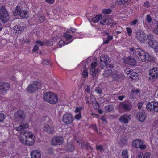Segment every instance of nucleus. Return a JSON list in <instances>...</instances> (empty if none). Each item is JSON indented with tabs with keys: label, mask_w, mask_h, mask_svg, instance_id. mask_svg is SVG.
<instances>
[{
	"label": "nucleus",
	"mask_w": 158,
	"mask_h": 158,
	"mask_svg": "<svg viewBox=\"0 0 158 158\" xmlns=\"http://www.w3.org/2000/svg\"><path fill=\"white\" fill-rule=\"evenodd\" d=\"M43 98L46 102L54 104L58 102L57 96L54 93L50 92H46L44 94Z\"/></svg>",
	"instance_id": "nucleus-1"
},
{
	"label": "nucleus",
	"mask_w": 158,
	"mask_h": 158,
	"mask_svg": "<svg viewBox=\"0 0 158 158\" xmlns=\"http://www.w3.org/2000/svg\"><path fill=\"white\" fill-rule=\"evenodd\" d=\"M100 60L102 69H106L113 67V65L110 64V60L107 56L104 54L101 55Z\"/></svg>",
	"instance_id": "nucleus-2"
},
{
	"label": "nucleus",
	"mask_w": 158,
	"mask_h": 158,
	"mask_svg": "<svg viewBox=\"0 0 158 158\" xmlns=\"http://www.w3.org/2000/svg\"><path fill=\"white\" fill-rule=\"evenodd\" d=\"M9 15L7 10L4 6H2L0 9V19L4 23H6L9 20Z\"/></svg>",
	"instance_id": "nucleus-3"
},
{
	"label": "nucleus",
	"mask_w": 158,
	"mask_h": 158,
	"mask_svg": "<svg viewBox=\"0 0 158 158\" xmlns=\"http://www.w3.org/2000/svg\"><path fill=\"white\" fill-rule=\"evenodd\" d=\"M41 83L39 81H35L32 84L29 85L27 88V90L29 93H33L38 89H41Z\"/></svg>",
	"instance_id": "nucleus-4"
},
{
	"label": "nucleus",
	"mask_w": 158,
	"mask_h": 158,
	"mask_svg": "<svg viewBox=\"0 0 158 158\" xmlns=\"http://www.w3.org/2000/svg\"><path fill=\"white\" fill-rule=\"evenodd\" d=\"M10 87V84L7 82L0 83V94L4 95L7 93Z\"/></svg>",
	"instance_id": "nucleus-5"
},
{
	"label": "nucleus",
	"mask_w": 158,
	"mask_h": 158,
	"mask_svg": "<svg viewBox=\"0 0 158 158\" xmlns=\"http://www.w3.org/2000/svg\"><path fill=\"white\" fill-rule=\"evenodd\" d=\"M147 109L153 113L158 112V103L151 102L148 103L146 106Z\"/></svg>",
	"instance_id": "nucleus-6"
},
{
	"label": "nucleus",
	"mask_w": 158,
	"mask_h": 158,
	"mask_svg": "<svg viewBox=\"0 0 158 158\" xmlns=\"http://www.w3.org/2000/svg\"><path fill=\"white\" fill-rule=\"evenodd\" d=\"M14 116L16 121L22 122L25 121L26 115L24 111L19 110L15 114Z\"/></svg>",
	"instance_id": "nucleus-7"
},
{
	"label": "nucleus",
	"mask_w": 158,
	"mask_h": 158,
	"mask_svg": "<svg viewBox=\"0 0 158 158\" xmlns=\"http://www.w3.org/2000/svg\"><path fill=\"white\" fill-rule=\"evenodd\" d=\"M145 52L140 48H138L135 49L133 53V55L138 57L140 61L144 60V56L145 55Z\"/></svg>",
	"instance_id": "nucleus-8"
},
{
	"label": "nucleus",
	"mask_w": 158,
	"mask_h": 158,
	"mask_svg": "<svg viewBox=\"0 0 158 158\" xmlns=\"http://www.w3.org/2000/svg\"><path fill=\"white\" fill-rule=\"evenodd\" d=\"M97 63L96 62H93L91 64V67L90 68V74L92 75L93 78L95 79L96 78L97 74L100 72L99 69H96L95 67L97 66Z\"/></svg>",
	"instance_id": "nucleus-9"
},
{
	"label": "nucleus",
	"mask_w": 158,
	"mask_h": 158,
	"mask_svg": "<svg viewBox=\"0 0 158 158\" xmlns=\"http://www.w3.org/2000/svg\"><path fill=\"white\" fill-rule=\"evenodd\" d=\"M63 121L66 125L70 124L73 121L72 115L70 113L66 112L62 117Z\"/></svg>",
	"instance_id": "nucleus-10"
},
{
	"label": "nucleus",
	"mask_w": 158,
	"mask_h": 158,
	"mask_svg": "<svg viewBox=\"0 0 158 158\" xmlns=\"http://www.w3.org/2000/svg\"><path fill=\"white\" fill-rule=\"evenodd\" d=\"M111 77L114 81H120L124 78V76L123 75L118 73L116 71L114 70L111 74Z\"/></svg>",
	"instance_id": "nucleus-11"
},
{
	"label": "nucleus",
	"mask_w": 158,
	"mask_h": 158,
	"mask_svg": "<svg viewBox=\"0 0 158 158\" xmlns=\"http://www.w3.org/2000/svg\"><path fill=\"white\" fill-rule=\"evenodd\" d=\"M145 110H141L138 112L136 114L137 119L141 122H143L146 118Z\"/></svg>",
	"instance_id": "nucleus-12"
},
{
	"label": "nucleus",
	"mask_w": 158,
	"mask_h": 158,
	"mask_svg": "<svg viewBox=\"0 0 158 158\" xmlns=\"http://www.w3.org/2000/svg\"><path fill=\"white\" fill-rule=\"evenodd\" d=\"M143 141L137 139L134 140L132 143L133 146L134 148H139L141 149H144L146 148V146L143 145Z\"/></svg>",
	"instance_id": "nucleus-13"
},
{
	"label": "nucleus",
	"mask_w": 158,
	"mask_h": 158,
	"mask_svg": "<svg viewBox=\"0 0 158 158\" xmlns=\"http://www.w3.org/2000/svg\"><path fill=\"white\" fill-rule=\"evenodd\" d=\"M136 39L141 42H144L146 39L145 34L142 30H140L136 33Z\"/></svg>",
	"instance_id": "nucleus-14"
},
{
	"label": "nucleus",
	"mask_w": 158,
	"mask_h": 158,
	"mask_svg": "<svg viewBox=\"0 0 158 158\" xmlns=\"http://www.w3.org/2000/svg\"><path fill=\"white\" fill-rule=\"evenodd\" d=\"M123 61L125 64L132 66H135L137 65L136 60L131 56H129L124 59Z\"/></svg>",
	"instance_id": "nucleus-15"
},
{
	"label": "nucleus",
	"mask_w": 158,
	"mask_h": 158,
	"mask_svg": "<svg viewBox=\"0 0 158 158\" xmlns=\"http://www.w3.org/2000/svg\"><path fill=\"white\" fill-rule=\"evenodd\" d=\"M44 130L48 133L52 134L54 132V128L51 122L45 123L43 128Z\"/></svg>",
	"instance_id": "nucleus-16"
},
{
	"label": "nucleus",
	"mask_w": 158,
	"mask_h": 158,
	"mask_svg": "<svg viewBox=\"0 0 158 158\" xmlns=\"http://www.w3.org/2000/svg\"><path fill=\"white\" fill-rule=\"evenodd\" d=\"M149 74L150 76L149 78L150 80L152 79L154 81L157 79L158 77V71L157 69L154 68L151 69L149 71Z\"/></svg>",
	"instance_id": "nucleus-17"
},
{
	"label": "nucleus",
	"mask_w": 158,
	"mask_h": 158,
	"mask_svg": "<svg viewBox=\"0 0 158 158\" xmlns=\"http://www.w3.org/2000/svg\"><path fill=\"white\" fill-rule=\"evenodd\" d=\"M119 107L123 109L126 111H129L132 108V105L130 103L127 102H124L120 103Z\"/></svg>",
	"instance_id": "nucleus-18"
},
{
	"label": "nucleus",
	"mask_w": 158,
	"mask_h": 158,
	"mask_svg": "<svg viewBox=\"0 0 158 158\" xmlns=\"http://www.w3.org/2000/svg\"><path fill=\"white\" fill-rule=\"evenodd\" d=\"M131 115L130 114H125L122 115L119 118V120L121 122L126 124L128 123L129 121H130Z\"/></svg>",
	"instance_id": "nucleus-19"
},
{
	"label": "nucleus",
	"mask_w": 158,
	"mask_h": 158,
	"mask_svg": "<svg viewBox=\"0 0 158 158\" xmlns=\"http://www.w3.org/2000/svg\"><path fill=\"white\" fill-rule=\"evenodd\" d=\"M21 142L27 146L33 145L35 142L34 139H19Z\"/></svg>",
	"instance_id": "nucleus-20"
},
{
	"label": "nucleus",
	"mask_w": 158,
	"mask_h": 158,
	"mask_svg": "<svg viewBox=\"0 0 158 158\" xmlns=\"http://www.w3.org/2000/svg\"><path fill=\"white\" fill-rule=\"evenodd\" d=\"M21 123L19 126L16 127V129L19 131L24 130L25 129L29 127L28 123L24 121L20 122Z\"/></svg>",
	"instance_id": "nucleus-21"
},
{
	"label": "nucleus",
	"mask_w": 158,
	"mask_h": 158,
	"mask_svg": "<svg viewBox=\"0 0 158 158\" xmlns=\"http://www.w3.org/2000/svg\"><path fill=\"white\" fill-rule=\"evenodd\" d=\"M31 158H41V154L38 150H34L31 152Z\"/></svg>",
	"instance_id": "nucleus-22"
},
{
	"label": "nucleus",
	"mask_w": 158,
	"mask_h": 158,
	"mask_svg": "<svg viewBox=\"0 0 158 158\" xmlns=\"http://www.w3.org/2000/svg\"><path fill=\"white\" fill-rule=\"evenodd\" d=\"M144 60H143V61H141L142 62H144L146 61H147L149 62H152L154 61L155 60V58L149 55L148 53H145V55L144 56Z\"/></svg>",
	"instance_id": "nucleus-23"
},
{
	"label": "nucleus",
	"mask_w": 158,
	"mask_h": 158,
	"mask_svg": "<svg viewBox=\"0 0 158 158\" xmlns=\"http://www.w3.org/2000/svg\"><path fill=\"white\" fill-rule=\"evenodd\" d=\"M63 139H52L51 144L54 146L60 145L63 143Z\"/></svg>",
	"instance_id": "nucleus-24"
},
{
	"label": "nucleus",
	"mask_w": 158,
	"mask_h": 158,
	"mask_svg": "<svg viewBox=\"0 0 158 158\" xmlns=\"http://www.w3.org/2000/svg\"><path fill=\"white\" fill-rule=\"evenodd\" d=\"M149 46L153 48H158V42L155 40L152 41H148Z\"/></svg>",
	"instance_id": "nucleus-25"
},
{
	"label": "nucleus",
	"mask_w": 158,
	"mask_h": 158,
	"mask_svg": "<svg viewBox=\"0 0 158 158\" xmlns=\"http://www.w3.org/2000/svg\"><path fill=\"white\" fill-rule=\"evenodd\" d=\"M23 133V136H24L26 138H32L33 137L34 135L31 131H23L21 132Z\"/></svg>",
	"instance_id": "nucleus-26"
},
{
	"label": "nucleus",
	"mask_w": 158,
	"mask_h": 158,
	"mask_svg": "<svg viewBox=\"0 0 158 158\" xmlns=\"http://www.w3.org/2000/svg\"><path fill=\"white\" fill-rule=\"evenodd\" d=\"M19 15L23 18H27L29 16V14L27 10H24L21 11Z\"/></svg>",
	"instance_id": "nucleus-27"
},
{
	"label": "nucleus",
	"mask_w": 158,
	"mask_h": 158,
	"mask_svg": "<svg viewBox=\"0 0 158 158\" xmlns=\"http://www.w3.org/2000/svg\"><path fill=\"white\" fill-rule=\"evenodd\" d=\"M129 77L132 80H137L139 78V76L138 74L136 72L131 73Z\"/></svg>",
	"instance_id": "nucleus-28"
},
{
	"label": "nucleus",
	"mask_w": 158,
	"mask_h": 158,
	"mask_svg": "<svg viewBox=\"0 0 158 158\" xmlns=\"http://www.w3.org/2000/svg\"><path fill=\"white\" fill-rule=\"evenodd\" d=\"M21 9L20 6H17L13 12V15L14 16H16L17 15H19L21 12Z\"/></svg>",
	"instance_id": "nucleus-29"
},
{
	"label": "nucleus",
	"mask_w": 158,
	"mask_h": 158,
	"mask_svg": "<svg viewBox=\"0 0 158 158\" xmlns=\"http://www.w3.org/2000/svg\"><path fill=\"white\" fill-rule=\"evenodd\" d=\"M63 35L66 38V40H65V42L68 41V40L71 39L72 38L73 39V40L75 38V37H72V35H70L67 33L66 32V33H64Z\"/></svg>",
	"instance_id": "nucleus-30"
},
{
	"label": "nucleus",
	"mask_w": 158,
	"mask_h": 158,
	"mask_svg": "<svg viewBox=\"0 0 158 158\" xmlns=\"http://www.w3.org/2000/svg\"><path fill=\"white\" fill-rule=\"evenodd\" d=\"M24 27L22 26L17 25V29L16 30V33L19 34H21L24 30Z\"/></svg>",
	"instance_id": "nucleus-31"
},
{
	"label": "nucleus",
	"mask_w": 158,
	"mask_h": 158,
	"mask_svg": "<svg viewBox=\"0 0 158 158\" xmlns=\"http://www.w3.org/2000/svg\"><path fill=\"white\" fill-rule=\"evenodd\" d=\"M112 72L113 71L111 70H107L104 72L103 74V76L104 77H108L110 76V75L111 76Z\"/></svg>",
	"instance_id": "nucleus-32"
},
{
	"label": "nucleus",
	"mask_w": 158,
	"mask_h": 158,
	"mask_svg": "<svg viewBox=\"0 0 158 158\" xmlns=\"http://www.w3.org/2000/svg\"><path fill=\"white\" fill-rule=\"evenodd\" d=\"M74 149V147L72 143L68 144L67 145V150L69 152L73 151Z\"/></svg>",
	"instance_id": "nucleus-33"
},
{
	"label": "nucleus",
	"mask_w": 158,
	"mask_h": 158,
	"mask_svg": "<svg viewBox=\"0 0 158 158\" xmlns=\"http://www.w3.org/2000/svg\"><path fill=\"white\" fill-rule=\"evenodd\" d=\"M127 144V139H120L119 144L121 146H125Z\"/></svg>",
	"instance_id": "nucleus-34"
},
{
	"label": "nucleus",
	"mask_w": 158,
	"mask_h": 158,
	"mask_svg": "<svg viewBox=\"0 0 158 158\" xmlns=\"http://www.w3.org/2000/svg\"><path fill=\"white\" fill-rule=\"evenodd\" d=\"M104 109L106 111L108 112H111L114 110L113 106L112 105L105 106Z\"/></svg>",
	"instance_id": "nucleus-35"
},
{
	"label": "nucleus",
	"mask_w": 158,
	"mask_h": 158,
	"mask_svg": "<svg viewBox=\"0 0 158 158\" xmlns=\"http://www.w3.org/2000/svg\"><path fill=\"white\" fill-rule=\"evenodd\" d=\"M102 18L101 15H97L94 17L92 18V21L94 23H96L101 19Z\"/></svg>",
	"instance_id": "nucleus-36"
},
{
	"label": "nucleus",
	"mask_w": 158,
	"mask_h": 158,
	"mask_svg": "<svg viewBox=\"0 0 158 158\" xmlns=\"http://www.w3.org/2000/svg\"><path fill=\"white\" fill-rule=\"evenodd\" d=\"M113 38L112 36H107L105 40H103V44H106L109 43V42L111 41Z\"/></svg>",
	"instance_id": "nucleus-37"
},
{
	"label": "nucleus",
	"mask_w": 158,
	"mask_h": 158,
	"mask_svg": "<svg viewBox=\"0 0 158 158\" xmlns=\"http://www.w3.org/2000/svg\"><path fill=\"white\" fill-rule=\"evenodd\" d=\"M122 156L123 158H128V151L127 150H123L122 152Z\"/></svg>",
	"instance_id": "nucleus-38"
},
{
	"label": "nucleus",
	"mask_w": 158,
	"mask_h": 158,
	"mask_svg": "<svg viewBox=\"0 0 158 158\" xmlns=\"http://www.w3.org/2000/svg\"><path fill=\"white\" fill-rule=\"evenodd\" d=\"M128 0H117V2L118 5L124 4L128 3Z\"/></svg>",
	"instance_id": "nucleus-39"
},
{
	"label": "nucleus",
	"mask_w": 158,
	"mask_h": 158,
	"mask_svg": "<svg viewBox=\"0 0 158 158\" xmlns=\"http://www.w3.org/2000/svg\"><path fill=\"white\" fill-rule=\"evenodd\" d=\"M88 73L87 70L86 69H85L82 74V77L84 78H86L88 76Z\"/></svg>",
	"instance_id": "nucleus-40"
},
{
	"label": "nucleus",
	"mask_w": 158,
	"mask_h": 158,
	"mask_svg": "<svg viewBox=\"0 0 158 158\" xmlns=\"http://www.w3.org/2000/svg\"><path fill=\"white\" fill-rule=\"evenodd\" d=\"M95 90L97 93L100 94L102 93V88L99 86L96 87Z\"/></svg>",
	"instance_id": "nucleus-41"
},
{
	"label": "nucleus",
	"mask_w": 158,
	"mask_h": 158,
	"mask_svg": "<svg viewBox=\"0 0 158 158\" xmlns=\"http://www.w3.org/2000/svg\"><path fill=\"white\" fill-rule=\"evenodd\" d=\"M112 11L110 9H104L102 10V12L105 14H110Z\"/></svg>",
	"instance_id": "nucleus-42"
},
{
	"label": "nucleus",
	"mask_w": 158,
	"mask_h": 158,
	"mask_svg": "<svg viewBox=\"0 0 158 158\" xmlns=\"http://www.w3.org/2000/svg\"><path fill=\"white\" fill-rule=\"evenodd\" d=\"M76 30V29L74 28L73 29L72 27H71L67 31L66 33H74L75 32Z\"/></svg>",
	"instance_id": "nucleus-43"
},
{
	"label": "nucleus",
	"mask_w": 158,
	"mask_h": 158,
	"mask_svg": "<svg viewBox=\"0 0 158 158\" xmlns=\"http://www.w3.org/2000/svg\"><path fill=\"white\" fill-rule=\"evenodd\" d=\"M147 39L148 40V41H152L153 40V36L152 34H149L147 35Z\"/></svg>",
	"instance_id": "nucleus-44"
},
{
	"label": "nucleus",
	"mask_w": 158,
	"mask_h": 158,
	"mask_svg": "<svg viewBox=\"0 0 158 158\" xmlns=\"http://www.w3.org/2000/svg\"><path fill=\"white\" fill-rule=\"evenodd\" d=\"M81 118V113H78L74 116V118L77 120H79Z\"/></svg>",
	"instance_id": "nucleus-45"
},
{
	"label": "nucleus",
	"mask_w": 158,
	"mask_h": 158,
	"mask_svg": "<svg viewBox=\"0 0 158 158\" xmlns=\"http://www.w3.org/2000/svg\"><path fill=\"white\" fill-rule=\"evenodd\" d=\"M45 42L46 45L47 46H52L53 44V41H52V39L49 41H45Z\"/></svg>",
	"instance_id": "nucleus-46"
},
{
	"label": "nucleus",
	"mask_w": 158,
	"mask_h": 158,
	"mask_svg": "<svg viewBox=\"0 0 158 158\" xmlns=\"http://www.w3.org/2000/svg\"><path fill=\"white\" fill-rule=\"evenodd\" d=\"M36 43L38 44L40 46H43L46 45L45 41H44L43 42L40 41H37Z\"/></svg>",
	"instance_id": "nucleus-47"
},
{
	"label": "nucleus",
	"mask_w": 158,
	"mask_h": 158,
	"mask_svg": "<svg viewBox=\"0 0 158 158\" xmlns=\"http://www.w3.org/2000/svg\"><path fill=\"white\" fill-rule=\"evenodd\" d=\"M96 149L97 150H99L100 152L103 151V147L101 145H98L96 146Z\"/></svg>",
	"instance_id": "nucleus-48"
},
{
	"label": "nucleus",
	"mask_w": 158,
	"mask_h": 158,
	"mask_svg": "<svg viewBox=\"0 0 158 158\" xmlns=\"http://www.w3.org/2000/svg\"><path fill=\"white\" fill-rule=\"evenodd\" d=\"M144 104V102L143 101L140 102H139L137 104V106L138 109L139 110L140 109Z\"/></svg>",
	"instance_id": "nucleus-49"
},
{
	"label": "nucleus",
	"mask_w": 158,
	"mask_h": 158,
	"mask_svg": "<svg viewBox=\"0 0 158 158\" xmlns=\"http://www.w3.org/2000/svg\"><path fill=\"white\" fill-rule=\"evenodd\" d=\"M143 154V158H149L151 153L149 152H147L144 153Z\"/></svg>",
	"instance_id": "nucleus-50"
},
{
	"label": "nucleus",
	"mask_w": 158,
	"mask_h": 158,
	"mask_svg": "<svg viewBox=\"0 0 158 158\" xmlns=\"http://www.w3.org/2000/svg\"><path fill=\"white\" fill-rule=\"evenodd\" d=\"M131 70L129 68H126L124 71V73L127 74H130L131 73Z\"/></svg>",
	"instance_id": "nucleus-51"
},
{
	"label": "nucleus",
	"mask_w": 158,
	"mask_h": 158,
	"mask_svg": "<svg viewBox=\"0 0 158 158\" xmlns=\"http://www.w3.org/2000/svg\"><path fill=\"white\" fill-rule=\"evenodd\" d=\"M152 18L150 15H147L146 16V20L149 23H150L152 21Z\"/></svg>",
	"instance_id": "nucleus-52"
},
{
	"label": "nucleus",
	"mask_w": 158,
	"mask_h": 158,
	"mask_svg": "<svg viewBox=\"0 0 158 158\" xmlns=\"http://www.w3.org/2000/svg\"><path fill=\"white\" fill-rule=\"evenodd\" d=\"M5 118V116L3 114L0 113V122L3 121Z\"/></svg>",
	"instance_id": "nucleus-53"
},
{
	"label": "nucleus",
	"mask_w": 158,
	"mask_h": 158,
	"mask_svg": "<svg viewBox=\"0 0 158 158\" xmlns=\"http://www.w3.org/2000/svg\"><path fill=\"white\" fill-rule=\"evenodd\" d=\"M127 31L128 33V35L129 36H130L132 34V30L129 27H127L126 28Z\"/></svg>",
	"instance_id": "nucleus-54"
},
{
	"label": "nucleus",
	"mask_w": 158,
	"mask_h": 158,
	"mask_svg": "<svg viewBox=\"0 0 158 158\" xmlns=\"http://www.w3.org/2000/svg\"><path fill=\"white\" fill-rule=\"evenodd\" d=\"M112 23L113 21L111 19H106V25L110 24Z\"/></svg>",
	"instance_id": "nucleus-55"
},
{
	"label": "nucleus",
	"mask_w": 158,
	"mask_h": 158,
	"mask_svg": "<svg viewBox=\"0 0 158 158\" xmlns=\"http://www.w3.org/2000/svg\"><path fill=\"white\" fill-rule=\"evenodd\" d=\"M85 146L88 149H89L91 150H93L94 149L90 145V143H87L85 144Z\"/></svg>",
	"instance_id": "nucleus-56"
},
{
	"label": "nucleus",
	"mask_w": 158,
	"mask_h": 158,
	"mask_svg": "<svg viewBox=\"0 0 158 158\" xmlns=\"http://www.w3.org/2000/svg\"><path fill=\"white\" fill-rule=\"evenodd\" d=\"M65 43V42H64V41L62 40H60L59 41L58 44V45L59 47H61L62 46V44L63 45H64V44Z\"/></svg>",
	"instance_id": "nucleus-57"
},
{
	"label": "nucleus",
	"mask_w": 158,
	"mask_h": 158,
	"mask_svg": "<svg viewBox=\"0 0 158 158\" xmlns=\"http://www.w3.org/2000/svg\"><path fill=\"white\" fill-rule=\"evenodd\" d=\"M38 19L40 22H43L45 19V17L44 16H41L39 17Z\"/></svg>",
	"instance_id": "nucleus-58"
},
{
	"label": "nucleus",
	"mask_w": 158,
	"mask_h": 158,
	"mask_svg": "<svg viewBox=\"0 0 158 158\" xmlns=\"http://www.w3.org/2000/svg\"><path fill=\"white\" fill-rule=\"evenodd\" d=\"M138 20L137 19H135L131 21L130 23V24L131 25H135L137 23Z\"/></svg>",
	"instance_id": "nucleus-59"
},
{
	"label": "nucleus",
	"mask_w": 158,
	"mask_h": 158,
	"mask_svg": "<svg viewBox=\"0 0 158 158\" xmlns=\"http://www.w3.org/2000/svg\"><path fill=\"white\" fill-rule=\"evenodd\" d=\"M85 91L87 93H90V87L89 85L87 86V88L85 89Z\"/></svg>",
	"instance_id": "nucleus-60"
},
{
	"label": "nucleus",
	"mask_w": 158,
	"mask_h": 158,
	"mask_svg": "<svg viewBox=\"0 0 158 158\" xmlns=\"http://www.w3.org/2000/svg\"><path fill=\"white\" fill-rule=\"evenodd\" d=\"M81 108H79V107H77L76 109L75 110V112L76 113H81Z\"/></svg>",
	"instance_id": "nucleus-61"
},
{
	"label": "nucleus",
	"mask_w": 158,
	"mask_h": 158,
	"mask_svg": "<svg viewBox=\"0 0 158 158\" xmlns=\"http://www.w3.org/2000/svg\"><path fill=\"white\" fill-rule=\"evenodd\" d=\"M59 39L58 37L57 36L54 37L52 39V41H53V43L54 44L57 42V39Z\"/></svg>",
	"instance_id": "nucleus-62"
},
{
	"label": "nucleus",
	"mask_w": 158,
	"mask_h": 158,
	"mask_svg": "<svg viewBox=\"0 0 158 158\" xmlns=\"http://www.w3.org/2000/svg\"><path fill=\"white\" fill-rule=\"evenodd\" d=\"M154 31L155 33L158 35V23L157 24L156 27L154 29Z\"/></svg>",
	"instance_id": "nucleus-63"
},
{
	"label": "nucleus",
	"mask_w": 158,
	"mask_h": 158,
	"mask_svg": "<svg viewBox=\"0 0 158 158\" xmlns=\"http://www.w3.org/2000/svg\"><path fill=\"white\" fill-rule=\"evenodd\" d=\"M49 62L48 60H44L43 61L42 63L44 64L47 65L49 64Z\"/></svg>",
	"instance_id": "nucleus-64"
}]
</instances>
